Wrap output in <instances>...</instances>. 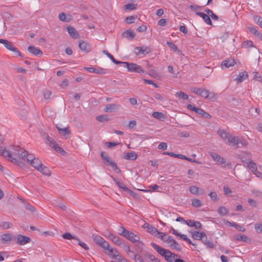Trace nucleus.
Returning <instances> with one entry per match:
<instances>
[{
  "instance_id": "nucleus-11",
  "label": "nucleus",
  "mask_w": 262,
  "mask_h": 262,
  "mask_svg": "<svg viewBox=\"0 0 262 262\" xmlns=\"http://www.w3.org/2000/svg\"><path fill=\"white\" fill-rule=\"evenodd\" d=\"M164 242L168 244L172 248L178 251H181L182 249L181 246L170 236H166Z\"/></svg>"
},
{
  "instance_id": "nucleus-29",
  "label": "nucleus",
  "mask_w": 262,
  "mask_h": 262,
  "mask_svg": "<svg viewBox=\"0 0 262 262\" xmlns=\"http://www.w3.org/2000/svg\"><path fill=\"white\" fill-rule=\"evenodd\" d=\"M67 31L71 36L74 38H77L79 36L76 30L71 26H68L67 28Z\"/></svg>"
},
{
  "instance_id": "nucleus-20",
  "label": "nucleus",
  "mask_w": 262,
  "mask_h": 262,
  "mask_svg": "<svg viewBox=\"0 0 262 262\" xmlns=\"http://www.w3.org/2000/svg\"><path fill=\"white\" fill-rule=\"evenodd\" d=\"M56 128L61 136L64 137L66 139L69 137L70 131L68 127L60 128L59 126L56 125Z\"/></svg>"
},
{
  "instance_id": "nucleus-6",
  "label": "nucleus",
  "mask_w": 262,
  "mask_h": 262,
  "mask_svg": "<svg viewBox=\"0 0 262 262\" xmlns=\"http://www.w3.org/2000/svg\"><path fill=\"white\" fill-rule=\"evenodd\" d=\"M121 64L126 67L129 72H137L141 74L145 73V71L142 69V68L136 63L122 61Z\"/></svg>"
},
{
  "instance_id": "nucleus-15",
  "label": "nucleus",
  "mask_w": 262,
  "mask_h": 262,
  "mask_svg": "<svg viewBox=\"0 0 262 262\" xmlns=\"http://www.w3.org/2000/svg\"><path fill=\"white\" fill-rule=\"evenodd\" d=\"M120 107V105L114 103V104H108L105 105L104 111L107 113L115 112L118 111Z\"/></svg>"
},
{
  "instance_id": "nucleus-34",
  "label": "nucleus",
  "mask_w": 262,
  "mask_h": 262,
  "mask_svg": "<svg viewBox=\"0 0 262 262\" xmlns=\"http://www.w3.org/2000/svg\"><path fill=\"white\" fill-rule=\"evenodd\" d=\"M208 91L204 89H198V95L203 98H207L208 97Z\"/></svg>"
},
{
  "instance_id": "nucleus-53",
  "label": "nucleus",
  "mask_w": 262,
  "mask_h": 262,
  "mask_svg": "<svg viewBox=\"0 0 262 262\" xmlns=\"http://www.w3.org/2000/svg\"><path fill=\"white\" fill-rule=\"evenodd\" d=\"M209 195L213 201H217L218 200L217 195L216 192H210L209 193Z\"/></svg>"
},
{
  "instance_id": "nucleus-47",
  "label": "nucleus",
  "mask_w": 262,
  "mask_h": 262,
  "mask_svg": "<svg viewBox=\"0 0 262 262\" xmlns=\"http://www.w3.org/2000/svg\"><path fill=\"white\" fill-rule=\"evenodd\" d=\"M254 227L257 233H262V223L255 224Z\"/></svg>"
},
{
  "instance_id": "nucleus-38",
  "label": "nucleus",
  "mask_w": 262,
  "mask_h": 262,
  "mask_svg": "<svg viewBox=\"0 0 262 262\" xmlns=\"http://www.w3.org/2000/svg\"><path fill=\"white\" fill-rule=\"evenodd\" d=\"M147 231L148 232L152 234V235H154L155 236H157V234L159 233V231L158 229L151 225L147 226Z\"/></svg>"
},
{
  "instance_id": "nucleus-12",
  "label": "nucleus",
  "mask_w": 262,
  "mask_h": 262,
  "mask_svg": "<svg viewBox=\"0 0 262 262\" xmlns=\"http://www.w3.org/2000/svg\"><path fill=\"white\" fill-rule=\"evenodd\" d=\"M84 69L89 73H96L100 75H104L107 73V71L106 69H103L100 67H84Z\"/></svg>"
},
{
  "instance_id": "nucleus-10",
  "label": "nucleus",
  "mask_w": 262,
  "mask_h": 262,
  "mask_svg": "<svg viewBox=\"0 0 262 262\" xmlns=\"http://www.w3.org/2000/svg\"><path fill=\"white\" fill-rule=\"evenodd\" d=\"M210 156L211 157L214 162L222 165V166L224 167H226V166L229 165V162H227L223 157H221L216 153L211 152L210 153Z\"/></svg>"
},
{
  "instance_id": "nucleus-4",
  "label": "nucleus",
  "mask_w": 262,
  "mask_h": 262,
  "mask_svg": "<svg viewBox=\"0 0 262 262\" xmlns=\"http://www.w3.org/2000/svg\"><path fill=\"white\" fill-rule=\"evenodd\" d=\"M17 147H20L19 146H13L12 147V150H7L5 147H2L0 148V155L8 159L9 160L12 162H15L16 161V158H20L21 156H19L18 155L14 154L17 153L16 150Z\"/></svg>"
},
{
  "instance_id": "nucleus-2",
  "label": "nucleus",
  "mask_w": 262,
  "mask_h": 262,
  "mask_svg": "<svg viewBox=\"0 0 262 262\" xmlns=\"http://www.w3.org/2000/svg\"><path fill=\"white\" fill-rule=\"evenodd\" d=\"M16 150L17 152L14 154L21 156L23 160L29 162L31 166L37 170L40 168L42 164L39 159H36L33 155L28 154L27 151L21 147H17Z\"/></svg>"
},
{
  "instance_id": "nucleus-52",
  "label": "nucleus",
  "mask_w": 262,
  "mask_h": 262,
  "mask_svg": "<svg viewBox=\"0 0 262 262\" xmlns=\"http://www.w3.org/2000/svg\"><path fill=\"white\" fill-rule=\"evenodd\" d=\"M185 224H187L190 227H195L196 228V222L193 220H186Z\"/></svg>"
},
{
  "instance_id": "nucleus-32",
  "label": "nucleus",
  "mask_w": 262,
  "mask_h": 262,
  "mask_svg": "<svg viewBox=\"0 0 262 262\" xmlns=\"http://www.w3.org/2000/svg\"><path fill=\"white\" fill-rule=\"evenodd\" d=\"M137 158V155L134 151L127 152L124 156V158L128 160H135Z\"/></svg>"
},
{
  "instance_id": "nucleus-28",
  "label": "nucleus",
  "mask_w": 262,
  "mask_h": 262,
  "mask_svg": "<svg viewBox=\"0 0 262 262\" xmlns=\"http://www.w3.org/2000/svg\"><path fill=\"white\" fill-rule=\"evenodd\" d=\"M163 154L165 155H168V156L172 157L181 159H188V157H187L186 156H185L184 155H181V154H174L172 152L165 151V152H163Z\"/></svg>"
},
{
  "instance_id": "nucleus-57",
  "label": "nucleus",
  "mask_w": 262,
  "mask_h": 262,
  "mask_svg": "<svg viewBox=\"0 0 262 262\" xmlns=\"http://www.w3.org/2000/svg\"><path fill=\"white\" fill-rule=\"evenodd\" d=\"M134 260L136 262H144L142 256L139 254L134 255Z\"/></svg>"
},
{
  "instance_id": "nucleus-13",
  "label": "nucleus",
  "mask_w": 262,
  "mask_h": 262,
  "mask_svg": "<svg viewBox=\"0 0 262 262\" xmlns=\"http://www.w3.org/2000/svg\"><path fill=\"white\" fill-rule=\"evenodd\" d=\"M151 51L150 48L148 47H147L146 46H143L141 47H136L135 49V53L137 55H139L140 54L142 55H146L149 53H150Z\"/></svg>"
},
{
  "instance_id": "nucleus-17",
  "label": "nucleus",
  "mask_w": 262,
  "mask_h": 262,
  "mask_svg": "<svg viewBox=\"0 0 262 262\" xmlns=\"http://www.w3.org/2000/svg\"><path fill=\"white\" fill-rule=\"evenodd\" d=\"M227 143L231 146L235 148H238L239 147V146H238V137H235L230 135L227 140Z\"/></svg>"
},
{
  "instance_id": "nucleus-60",
  "label": "nucleus",
  "mask_w": 262,
  "mask_h": 262,
  "mask_svg": "<svg viewBox=\"0 0 262 262\" xmlns=\"http://www.w3.org/2000/svg\"><path fill=\"white\" fill-rule=\"evenodd\" d=\"M148 258L152 262H160V260L153 255H148Z\"/></svg>"
},
{
  "instance_id": "nucleus-54",
  "label": "nucleus",
  "mask_w": 262,
  "mask_h": 262,
  "mask_svg": "<svg viewBox=\"0 0 262 262\" xmlns=\"http://www.w3.org/2000/svg\"><path fill=\"white\" fill-rule=\"evenodd\" d=\"M248 30L251 33L254 34L255 35H256L259 32L255 27H249Z\"/></svg>"
},
{
  "instance_id": "nucleus-43",
  "label": "nucleus",
  "mask_w": 262,
  "mask_h": 262,
  "mask_svg": "<svg viewBox=\"0 0 262 262\" xmlns=\"http://www.w3.org/2000/svg\"><path fill=\"white\" fill-rule=\"evenodd\" d=\"M248 167L252 172H255L257 169L256 164L252 161H249L248 164Z\"/></svg>"
},
{
  "instance_id": "nucleus-1",
  "label": "nucleus",
  "mask_w": 262,
  "mask_h": 262,
  "mask_svg": "<svg viewBox=\"0 0 262 262\" xmlns=\"http://www.w3.org/2000/svg\"><path fill=\"white\" fill-rule=\"evenodd\" d=\"M118 233L119 235L124 237L126 239L134 243L140 249H143L144 245L140 241V237L133 232L126 229L123 226H119L118 228Z\"/></svg>"
},
{
  "instance_id": "nucleus-41",
  "label": "nucleus",
  "mask_w": 262,
  "mask_h": 262,
  "mask_svg": "<svg viewBox=\"0 0 262 262\" xmlns=\"http://www.w3.org/2000/svg\"><path fill=\"white\" fill-rule=\"evenodd\" d=\"M12 226V223L8 222H3L0 224V227L3 229H8L11 228Z\"/></svg>"
},
{
  "instance_id": "nucleus-61",
  "label": "nucleus",
  "mask_w": 262,
  "mask_h": 262,
  "mask_svg": "<svg viewBox=\"0 0 262 262\" xmlns=\"http://www.w3.org/2000/svg\"><path fill=\"white\" fill-rule=\"evenodd\" d=\"M224 192L225 195H228L231 193L232 191L228 186H225L224 187Z\"/></svg>"
},
{
  "instance_id": "nucleus-26",
  "label": "nucleus",
  "mask_w": 262,
  "mask_h": 262,
  "mask_svg": "<svg viewBox=\"0 0 262 262\" xmlns=\"http://www.w3.org/2000/svg\"><path fill=\"white\" fill-rule=\"evenodd\" d=\"M219 136L224 140L226 141L229 138L230 134L223 129H220L217 132Z\"/></svg>"
},
{
  "instance_id": "nucleus-64",
  "label": "nucleus",
  "mask_w": 262,
  "mask_h": 262,
  "mask_svg": "<svg viewBox=\"0 0 262 262\" xmlns=\"http://www.w3.org/2000/svg\"><path fill=\"white\" fill-rule=\"evenodd\" d=\"M146 29H147V28H146V26L142 25V26H140L139 27H138L137 28V31H138L139 32H144L146 31Z\"/></svg>"
},
{
  "instance_id": "nucleus-7",
  "label": "nucleus",
  "mask_w": 262,
  "mask_h": 262,
  "mask_svg": "<svg viewBox=\"0 0 262 262\" xmlns=\"http://www.w3.org/2000/svg\"><path fill=\"white\" fill-rule=\"evenodd\" d=\"M0 43L3 44L5 47L8 50L14 52L17 55L19 56H21L20 52L16 47L13 46L12 43L6 39H0Z\"/></svg>"
},
{
  "instance_id": "nucleus-9",
  "label": "nucleus",
  "mask_w": 262,
  "mask_h": 262,
  "mask_svg": "<svg viewBox=\"0 0 262 262\" xmlns=\"http://www.w3.org/2000/svg\"><path fill=\"white\" fill-rule=\"evenodd\" d=\"M93 239L97 245L101 246L103 249L106 250L109 248V243L101 236L93 235Z\"/></svg>"
},
{
  "instance_id": "nucleus-18",
  "label": "nucleus",
  "mask_w": 262,
  "mask_h": 262,
  "mask_svg": "<svg viewBox=\"0 0 262 262\" xmlns=\"http://www.w3.org/2000/svg\"><path fill=\"white\" fill-rule=\"evenodd\" d=\"M28 50L31 54L38 57L41 56L42 54V52L39 48H36L34 46H29L28 47Z\"/></svg>"
},
{
  "instance_id": "nucleus-58",
  "label": "nucleus",
  "mask_w": 262,
  "mask_h": 262,
  "mask_svg": "<svg viewBox=\"0 0 262 262\" xmlns=\"http://www.w3.org/2000/svg\"><path fill=\"white\" fill-rule=\"evenodd\" d=\"M167 147V144L165 142H161L158 145V148L159 149H162L163 150L166 149Z\"/></svg>"
},
{
  "instance_id": "nucleus-22",
  "label": "nucleus",
  "mask_w": 262,
  "mask_h": 262,
  "mask_svg": "<svg viewBox=\"0 0 262 262\" xmlns=\"http://www.w3.org/2000/svg\"><path fill=\"white\" fill-rule=\"evenodd\" d=\"M1 239L3 243H5L14 239L15 236H14L11 233H5L1 235Z\"/></svg>"
},
{
  "instance_id": "nucleus-39",
  "label": "nucleus",
  "mask_w": 262,
  "mask_h": 262,
  "mask_svg": "<svg viewBox=\"0 0 262 262\" xmlns=\"http://www.w3.org/2000/svg\"><path fill=\"white\" fill-rule=\"evenodd\" d=\"M38 170L46 176H49L51 174L49 168L42 165L41 166L40 168Z\"/></svg>"
},
{
  "instance_id": "nucleus-51",
  "label": "nucleus",
  "mask_w": 262,
  "mask_h": 262,
  "mask_svg": "<svg viewBox=\"0 0 262 262\" xmlns=\"http://www.w3.org/2000/svg\"><path fill=\"white\" fill-rule=\"evenodd\" d=\"M216 95L213 92H208V97H207V98H208L209 100L214 101L216 99Z\"/></svg>"
},
{
  "instance_id": "nucleus-63",
  "label": "nucleus",
  "mask_w": 262,
  "mask_h": 262,
  "mask_svg": "<svg viewBox=\"0 0 262 262\" xmlns=\"http://www.w3.org/2000/svg\"><path fill=\"white\" fill-rule=\"evenodd\" d=\"M58 17L61 21H68V20L66 19V14L64 13H59Z\"/></svg>"
},
{
  "instance_id": "nucleus-59",
  "label": "nucleus",
  "mask_w": 262,
  "mask_h": 262,
  "mask_svg": "<svg viewBox=\"0 0 262 262\" xmlns=\"http://www.w3.org/2000/svg\"><path fill=\"white\" fill-rule=\"evenodd\" d=\"M97 120L100 122H103L107 120L106 116L105 115H100L96 117Z\"/></svg>"
},
{
  "instance_id": "nucleus-30",
  "label": "nucleus",
  "mask_w": 262,
  "mask_h": 262,
  "mask_svg": "<svg viewBox=\"0 0 262 262\" xmlns=\"http://www.w3.org/2000/svg\"><path fill=\"white\" fill-rule=\"evenodd\" d=\"M105 250L107 251V252H106V253L108 255H112L113 258H114L118 255L119 254V252H118V251L116 249L113 248H111L110 246H109V248L108 249H106Z\"/></svg>"
},
{
  "instance_id": "nucleus-27",
  "label": "nucleus",
  "mask_w": 262,
  "mask_h": 262,
  "mask_svg": "<svg viewBox=\"0 0 262 262\" xmlns=\"http://www.w3.org/2000/svg\"><path fill=\"white\" fill-rule=\"evenodd\" d=\"M122 36L129 40H132L135 36L134 31L128 30L125 31L122 33Z\"/></svg>"
},
{
  "instance_id": "nucleus-45",
  "label": "nucleus",
  "mask_w": 262,
  "mask_h": 262,
  "mask_svg": "<svg viewBox=\"0 0 262 262\" xmlns=\"http://www.w3.org/2000/svg\"><path fill=\"white\" fill-rule=\"evenodd\" d=\"M124 7L126 10H133L136 9L137 4L129 3L127 5H125Z\"/></svg>"
},
{
  "instance_id": "nucleus-42",
  "label": "nucleus",
  "mask_w": 262,
  "mask_h": 262,
  "mask_svg": "<svg viewBox=\"0 0 262 262\" xmlns=\"http://www.w3.org/2000/svg\"><path fill=\"white\" fill-rule=\"evenodd\" d=\"M62 237L66 239H74L76 241H79V238L73 236L71 233L69 232L65 233L62 235Z\"/></svg>"
},
{
  "instance_id": "nucleus-50",
  "label": "nucleus",
  "mask_w": 262,
  "mask_h": 262,
  "mask_svg": "<svg viewBox=\"0 0 262 262\" xmlns=\"http://www.w3.org/2000/svg\"><path fill=\"white\" fill-rule=\"evenodd\" d=\"M123 249L126 252V254L128 255V256L131 257V256L130 255V253L133 254L134 252L133 251L130 250L129 245H124Z\"/></svg>"
},
{
  "instance_id": "nucleus-24",
  "label": "nucleus",
  "mask_w": 262,
  "mask_h": 262,
  "mask_svg": "<svg viewBox=\"0 0 262 262\" xmlns=\"http://www.w3.org/2000/svg\"><path fill=\"white\" fill-rule=\"evenodd\" d=\"M235 62L234 60L232 58L228 59L222 61L221 66L222 67H225L228 68L230 67H232L235 64Z\"/></svg>"
},
{
  "instance_id": "nucleus-49",
  "label": "nucleus",
  "mask_w": 262,
  "mask_h": 262,
  "mask_svg": "<svg viewBox=\"0 0 262 262\" xmlns=\"http://www.w3.org/2000/svg\"><path fill=\"white\" fill-rule=\"evenodd\" d=\"M167 45H168V46L172 50L174 51H178V47L177 46L174 44L173 43H172V42H170V41H167Z\"/></svg>"
},
{
  "instance_id": "nucleus-55",
  "label": "nucleus",
  "mask_w": 262,
  "mask_h": 262,
  "mask_svg": "<svg viewBox=\"0 0 262 262\" xmlns=\"http://www.w3.org/2000/svg\"><path fill=\"white\" fill-rule=\"evenodd\" d=\"M135 17L133 16H128L126 18V22L127 24H130L134 23Z\"/></svg>"
},
{
  "instance_id": "nucleus-36",
  "label": "nucleus",
  "mask_w": 262,
  "mask_h": 262,
  "mask_svg": "<svg viewBox=\"0 0 262 262\" xmlns=\"http://www.w3.org/2000/svg\"><path fill=\"white\" fill-rule=\"evenodd\" d=\"M175 96L179 99L187 100L188 99V95L182 92H179L177 93Z\"/></svg>"
},
{
  "instance_id": "nucleus-48",
  "label": "nucleus",
  "mask_w": 262,
  "mask_h": 262,
  "mask_svg": "<svg viewBox=\"0 0 262 262\" xmlns=\"http://www.w3.org/2000/svg\"><path fill=\"white\" fill-rule=\"evenodd\" d=\"M239 144H241L242 146H246L248 145V142L246 140L238 137V146Z\"/></svg>"
},
{
  "instance_id": "nucleus-25",
  "label": "nucleus",
  "mask_w": 262,
  "mask_h": 262,
  "mask_svg": "<svg viewBox=\"0 0 262 262\" xmlns=\"http://www.w3.org/2000/svg\"><path fill=\"white\" fill-rule=\"evenodd\" d=\"M198 15L201 17L204 21L205 22L207 25H212L210 18L208 17V15H206L205 13L198 12Z\"/></svg>"
},
{
  "instance_id": "nucleus-33",
  "label": "nucleus",
  "mask_w": 262,
  "mask_h": 262,
  "mask_svg": "<svg viewBox=\"0 0 262 262\" xmlns=\"http://www.w3.org/2000/svg\"><path fill=\"white\" fill-rule=\"evenodd\" d=\"M102 53L106 55L114 63L116 64H121L122 61H118L115 59L113 56L106 50H103Z\"/></svg>"
},
{
  "instance_id": "nucleus-16",
  "label": "nucleus",
  "mask_w": 262,
  "mask_h": 262,
  "mask_svg": "<svg viewBox=\"0 0 262 262\" xmlns=\"http://www.w3.org/2000/svg\"><path fill=\"white\" fill-rule=\"evenodd\" d=\"M108 237L116 245L121 246L123 243V241L121 238L113 233H110Z\"/></svg>"
},
{
  "instance_id": "nucleus-19",
  "label": "nucleus",
  "mask_w": 262,
  "mask_h": 262,
  "mask_svg": "<svg viewBox=\"0 0 262 262\" xmlns=\"http://www.w3.org/2000/svg\"><path fill=\"white\" fill-rule=\"evenodd\" d=\"M78 47L81 51L85 52H89L91 51V46L84 41H80L79 42Z\"/></svg>"
},
{
  "instance_id": "nucleus-21",
  "label": "nucleus",
  "mask_w": 262,
  "mask_h": 262,
  "mask_svg": "<svg viewBox=\"0 0 262 262\" xmlns=\"http://www.w3.org/2000/svg\"><path fill=\"white\" fill-rule=\"evenodd\" d=\"M103 161L104 163L107 164L108 165H110L113 168V170H118V171H119V169L118 168L117 165L116 164V163H115L114 162L112 161L108 156H106L105 158H104L103 159Z\"/></svg>"
},
{
  "instance_id": "nucleus-31",
  "label": "nucleus",
  "mask_w": 262,
  "mask_h": 262,
  "mask_svg": "<svg viewBox=\"0 0 262 262\" xmlns=\"http://www.w3.org/2000/svg\"><path fill=\"white\" fill-rule=\"evenodd\" d=\"M152 116L158 119L161 121H164L166 119L165 115L161 112H154L152 113Z\"/></svg>"
},
{
  "instance_id": "nucleus-14",
  "label": "nucleus",
  "mask_w": 262,
  "mask_h": 262,
  "mask_svg": "<svg viewBox=\"0 0 262 262\" xmlns=\"http://www.w3.org/2000/svg\"><path fill=\"white\" fill-rule=\"evenodd\" d=\"M14 240L16 241V244L20 245H25L30 243L31 241V239L29 237L21 234L18 235L16 237H15Z\"/></svg>"
},
{
  "instance_id": "nucleus-23",
  "label": "nucleus",
  "mask_w": 262,
  "mask_h": 262,
  "mask_svg": "<svg viewBox=\"0 0 262 262\" xmlns=\"http://www.w3.org/2000/svg\"><path fill=\"white\" fill-rule=\"evenodd\" d=\"M248 75L247 72L245 71L242 72L238 74L234 80L237 83H239L246 80L248 78Z\"/></svg>"
},
{
  "instance_id": "nucleus-62",
  "label": "nucleus",
  "mask_w": 262,
  "mask_h": 262,
  "mask_svg": "<svg viewBox=\"0 0 262 262\" xmlns=\"http://www.w3.org/2000/svg\"><path fill=\"white\" fill-rule=\"evenodd\" d=\"M157 236H156L157 237L160 238L161 240L164 242V239H165L166 236L164 233L159 231V233H157Z\"/></svg>"
},
{
  "instance_id": "nucleus-40",
  "label": "nucleus",
  "mask_w": 262,
  "mask_h": 262,
  "mask_svg": "<svg viewBox=\"0 0 262 262\" xmlns=\"http://www.w3.org/2000/svg\"><path fill=\"white\" fill-rule=\"evenodd\" d=\"M253 20L261 28H262V17L259 15H254Z\"/></svg>"
},
{
  "instance_id": "nucleus-44",
  "label": "nucleus",
  "mask_w": 262,
  "mask_h": 262,
  "mask_svg": "<svg viewBox=\"0 0 262 262\" xmlns=\"http://www.w3.org/2000/svg\"><path fill=\"white\" fill-rule=\"evenodd\" d=\"M218 213L221 215H225L228 212L227 209L223 206H221L217 210Z\"/></svg>"
},
{
  "instance_id": "nucleus-35",
  "label": "nucleus",
  "mask_w": 262,
  "mask_h": 262,
  "mask_svg": "<svg viewBox=\"0 0 262 262\" xmlns=\"http://www.w3.org/2000/svg\"><path fill=\"white\" fill-rule=\"evenodd\" d=\"M234 239L238 241L246 242L248 240V237L245 235L235 234L233 236Z\"/></svg>"
},
{
  "instance_id": "nucleus-5",
  "label": "nucleus",
  "mask_w": 262,
  "mask_h": 262,
  "mask_svg": "<svg viewBox=\"0 0 262 262\" xmlns=\"http://www.w3.org/2000/svg\"><path fill=\"white\" fill-rule=\"evenodd\" d=\"M42 137L45 140L46 143L51 147L53 148L57 152L61 154L64 152L63 149L54 140V139L50 137L48 135L43 133Z\"/></svg>"
},
{
  "instance_id": "nucleus-46",
  "label": "nucleus",
  "mask_w": 262,
  "mask_h": 262,
  "mask_svg": "<svg viewBox=\"0 0 262 262\" xmlns=\"http://www.w3.org/2000/svg\"><path fill=\"white\" fill-rule=\"evenodd\" d=\"M233 227L235 228L237 230L241 232H244L246 230V229L242 226L240 225L239 224H238L236 223H234L233 224Z\"/></svg>"
},
{
  "instance_id": "nucleus-3",
  "label": "nucleus",
  "mask_w": 262,
  "mask_h": 262,
  "mask_svg": "<svg viewBox=\"0 0 262 262\" xmlns=\"http://www.w3.org/2000/svg\"><path fill=\"white\" fill-rule=\"evenodd\" d=\"M151 245L168 262H175V260L177 259L175 258L179 256L178 255L174 254L169 250L164 249L154 243H152Z\"/></svg>"
},
{
  "instance_id": "nucleus-56",
  "label": "nucleus",
  "mask_w": 262,
  "mask_h": 262,
  "mask_svg": "<svg viewBox=\"0 0 262 262\" xmlns=\"http://www.w3.org/2000/svg\"><path fill=\"white\" fill-rule=\"evenodd\" d=\"M243 46L245 48L252 47L253 46V42L251 40H247L243 43Z\"/></svg>"
},
{
  "instance_id": "nucleus-37",
  "label": "nucleus",
  "mask_w": 262,
  "mask_h": 262,
  "mask_svg": "<svg viewBox=\"0 0 262 262\" xmlns=\"http://www.w3.org/2000/svg\"><path fill=\"white\" fill-rule=\"evenodd\" d=\"M198 115H200L201 116L205 118H210L211 115H209L207 112L203 111L202 109L198 108Z\"/></svg>"
},
{
  "instance_id": "nucleus-8",
  "label": "nucleus",
  "mask_w": 262,
  "mask_h": 262,
  "mask_svg": "<svg viewBox=\"0 0 262 262\" xmlns=\"http://www.w3.org/2000/svg\"><path fill=\"white\" fill-rule=\"evenodd\" d=\"M198 240L202 241L207 248H212L214 247L213 243L207 239L206 234L203 232L198 231Z\"/></svg>"
}]
</instances>
